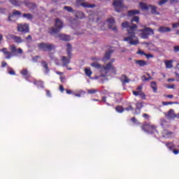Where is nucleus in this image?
Instances as JSON below:
<instances>
[{
	"label": "nucleus",
	"mask_w": 179,
	"mask_h": 179,
	"mask_svg": "<svg viewBox=\"0 0 179 179\" xmlns=\"http://www.w3.org/2000/svg\"><path fill=\"white\" fill-rule=\"evenodd\" d=\"M140 22V17L138 16H134L133 19L131 20V25H130L129 22L126 21L122 22V27L124 29H127V37L124 38V42L129 41V44L131 45H138V38L135 36V31H136V29L138 28V26L136 24H134L133 22Z\"/></svg>",
	"instance_id": "obj_1"
},
{
	"label": "nucleus",
	"mask_w": 179,
	"mask_h": 179,
	"mask_svg": "<svg viewBox=\"0 0 179 179\" xmlns=\"http://www.w3.org/2000/svg\"><path fill=\"white\" fill-rule=\"evenodd\" d=\"M9 50L7 48L1 49V52L3 53L6 59H10L13 57H17L23 54L22 49L20 48L17 49L15 45L9 46Z\"/></svg>",
	"instance_id": "obj_2"
},
{
	"label": "nucleus",
	"mask_w": 179,
	"mask_h": 179,
	"mask_svg": "<svg viewBox=\"0 0 179 179\" xmlns=\"http://www.w3.org/2000/svg\"><path fill=\"white\" fill-rule=\"evenodd\" d=\"M72 46L71 43L66 44V56H62L61 57V62L62 64V67H68V65L71 64V58H72Z\"/></svg>",
	"instance_id": "obj_3"
},
{
	"label": "nucleus",
	"mask_w": 179,
	"mask_h": 179,
	"mask_svg": "<svg viewBox=\"0 0 179 179\" xmlns=\"http://www.w3.org/2000/svg\"><path fill=\"white\" fill-rule=\"evenodd\" d=\"M141 129L147 134H156L157 126L155 124H152V122H145L141 125Z\"/></svg>",
	"instance_id": "obj_4"
},
{
	"label": "nucleus",
	"mask_w": 179,
	"mask_h": 179,
	"mask_svg": "<svg viewBox=\"0 0 179 179\" xmlns=\"http://www.w3.org/2000/svg\"><path fill=\"white\" fill-rule=\"evenodd\" d=\"M55 28L51 27L49 29L50 34L52 35V34L59 33L61 29H63V27H64L63 22H62L59 18H57L55 20Z\"/></svg>",
	"instance_id": "obj_5"
},
{
	"label": "nucleus",
	"mask_w": 179,
	"mask_h": 179,
	"mask_svg": "<svg viewBox=\"0 0 179 179\" xmlns=\"http://www.w3.org/2000/svg\"><path fill=\"white\" fill-rule=\"evenodd\" d=\"M139 36L142 39H148L150 36L154 35V31L152 28L146 27L139 29Z\"/></svg>",
	"instance_id": "obj_6"
},
{
	"label": "nucleus",
	"mask_w": 179,
	"mask_h": 179,
	"mask_svg": "<svg viewBox=\"0 0 179 179\" xmlns=\"http://www.w3.org/2000/svg\"><path fill=\"white\" fill-rule=\"evenodd\" d=\"M38 48L40 50L43 52H51L53 50H55L56 46L53 43H41L38 44Z\"/></svg>",
	"instance_id": "obj_7"
},
{
	"label": "nucleus",
	"mask_w": 179,
	"mask_h": 179,
	"mask_svg": "<svg viewBox=\"0 0 179 179\" xmlns=\"http://www.w3.org/2000/svg\"><path fill=\"white\" fill-rule=\"evenodd\" d=\"M91 66L92 68H95L96 69H100V72H101V73H102V74H101L100 77L106 78L107 73H109V72H110V70L103 69V67H106V66H102L98 62L92 63Z\"/></svg>",
	"instance_id": "obj_8"
},
{
	"label": "nucleus",
	"mask_w": 179,
	"mask_h": 179,
	"mask_svg": "<svg viewBox=\"0 0 179 179\" xmlns=\"http://www.w3.org/2000/svg\"><path fill=\"white\" fill-rule=\"evenodd\" d=\"M17 31L22 34H27L30 32L29 24L27 23H20L17 24Z\"/></svg>",
	"instance_id": "obj_9"
},
{
	"label": "nucleus",
	"mask_w": 179,
	"mask_h": 179,
	"mask_svg": "<svg viewBox=\"0 0 179 179\" xmlns=\"http://www.w3.org/2000/svg\"><path fill=\"white\" fill-rule=\"evenodd\" d=\"M113 6H114L115 10L117 13H120L122 8H124L122 0H114L113 1Z\"/></svg>",
	"instance_id": "obj_10"
},
{
	"label": "nucleus",
	"mask_w": 179,
	"mask_h": 179,
	"mask_svg": "<svg viewBox=\"0 0 179 179\" xmlns=\"http://www.w3.org/2000/svg\"><path fill=\"white\" fill-rule=\"evenodd\" d=\"M115 62V59H112L111 62H109L106 67H103V70L106 71H111L113 73H115L117 70L115 69V66H113V62Z\"/></svg>",
	"instance_id": "obj_11"
},
{
	"label": "nucleus",
	"mask_w": 179,
	"mask_h": 179,
	"mask_svg": "<svg viewBox=\"0 0 179 179\" xmlns=\"http://www.w3.org/2000/svg\"><path fill=\"white\" fill-rule=\"evenodd\" d=\"M20 74L24 77V80L31 83V81L29 80V78H31V74L29 73L27 69H23L22 70H21Z\"/></svg>",
	"instance_id": "obj_12"
},
{
	"label": "nucleus",
	"mask_w": 179,
	"mask_h": 179,
	"mask_svg": "<svg viewBox=\"0 0 179 179\" xmlns=\"http://www.w3.org/2000/svg\"><path fill=\"white\" fill-rule=\"evenodd\" d=\"M107 22H108V23H109V24H108V28H109L110 29H111L112 31H115V32H117V27H115V26L114 25V24H115V20H114V18H108V19L107 20Z\"/></svg>",
	"instance_id": "obj_13"
},
{
	"label": "nucleus",
	"mask_w": 179,
	"mask_h": 179,
	"mask_svg": "<svg viewBox=\"0 0 179 179\" xmlns=\"http://www.w3.org/2000/svg\"><path fill=\"white\" fill-rule=\"evenodd\" d=\"M135 106H136V109L134 114V115L141 114V108H143V103L142 102L136 103Z\"/></svg>",
	"instance_id": "obj_14"
},
{
	"label": "nucleus",
	"mask_w": 179,
	"mask_h": 179,
	"mask_svg": "<svg viewBox=\"0 0 179 179\" xmlns=\"http://www.w3.org/2000/svg\"><path fill=\"white\" fill-rule=\"evenodd\" d=\"M174 135V132L173 131H169L166 129H164L162 131V137L164 138H171Z\"/></svg>",
	"instance_id": "obj_15"
},
{
	"label": "nucleus",
	"mask_w": 179,
	"mask_h": 179,
	"mask_svg": "<svg viewBox=\"0 0 179 179\" xmlns=\"http://www.w3.org/2000/svg\"><path fill=\"white\" fill-rule=\"evenodd\" d=\"M24 5L26 6L28 8H29L31 10H34L36 8V5L34 3H29L27 1H24L23 2Z\"/></svg>",
	"instance_id": "obj_16"
},
{
	"label": "nucleus",
	"mask_w": 179,
	"mask_h": 179,
	"mask_svg": "<svg viewBox=\"0 0 179 179\" xmlns=\"http://www.w3.org/2000/svg\"><path fill=\"white\" fill-rule=\"evenodd\" d=\"M164 115L166 118L174 119L176 113L174 112V110L170 109L168 113H165Z\"/></svg>",
	"instance_id": "obj_17"
},
{
	"label": "nucleus",
	"mask_w": 179,
	"mask_h": 179,
	"mask_svg": "<svg viewBox=\"0 0 179 179\" xmlns=\"http://www.w3.org/2000/svg\"><path fill=\"white\" fill-rule=\"evenodd\" d=\"M59 38L62 41H70L71 36L64 34H60L58 35Z\"/></svg>",
	"instance_id": "obj_18"
},
{
	"label": "nucleus",
	"mask_w": 179,
	"mask_h": 179,
	"mask_svg": "<svg viewBox=\"0 0 179 179\" xmlns=\"http://www.w3.org/2000/svg\"><path fill=\"white\" fill-rule=\"evenodd\" d=\"M171 31V29L169 27L162 26L158 29L159 33H169Z\"/></svg>",
	"instance_id": "obj_19"
},
{
	"label": "nucleus",
	"mask_w": 179,
	"mask_h": 179,
	"mask_svg": "<svg viewBox=\"0 0 179 179\" xmlns=\"http://www.w3.org/2000/svg\"><path fill=\"white\" fill-rule=\"evenodd\" d=\"M149 9H150L151 14L157 15L160 14L159 12H157V7L156 6L149 5Z\"/></svg>",
	"instance_id": "obj_20"
},
{
	"label": "nucleus",
	"mask_w": 179,
	"mask_h": 179,
	"mask_svg": "<svg viewBox=\"0 0 179 179\" xmlns=\"http://www.w3.org/2000/svg\"><path fill=\"white\" fill-rule=\"evenodd\" d=\"M21 15L22 13L20 11L14 10L12 15H8V21L12 22V20H11L12 17H13L14 16H21Z\"/></svg>",
	"instance_id": "obj_21"
},
{
	"label": "nucleus",
	"mask_w": 179,
	"mask_h": 179,
	"mask_svg": "<svg viewBox=\"0 0 179 179\" xmlns=\"http://www.w3.org/2000/svg\"><path fill=\"white\" fill-rule=\"evenodd\" d=\"M10 38L13 39V41H14V43H16L18 44L22 43V39L20 36H16L15 35H10Z\"/></svg>",
	"instance_id": "obj_22"
},
{
	"label": "nucleus",
	"mask_w": 179,
	"mask_h": 179,
	"mask_svg": "<svg viewBox=\"0 0 179 179\" xmlns=\"http://www.w3.org/2000/svg\"><path fill=\"white\" fill-rule=\"evenodd\" d=\"M112 54H113V51H111V50L106 52V53H105V55L103 57V61L104 62H106L108 60H109L110 59V56Z\"/></svg>",
	"instance_id": "obj_23"
},
{
	"label": "nucleus",
	"mask_w": 179,
	"mask_h": 179,
	"mask_svg": "<svg viewBox=\"0 0 179 179\" xmlns=\"http://www.w3.org/2000/svg\"><path fill=\"white\" fill-rule=\"evenodd\" d=\"M135 64H138L139 67H144L145 66L148 65V62L143 59L135 60Z\"/></svg>",
	"instance_id": "obj_24"
},
{
	"label": "nucleus",
	"mask_w": 179,
	"mask_h": 179,
	"mask_svg": "<svg viewBox=\"0 0 179 179\" xmlns=\"http://www.w3.org/2000/svg\"><path fill=\"white\" fill-rule=\"evenodd\" d=\"M120 82H122V84L129 83L130 79L125 74H122Z\"/></svg>",
	"instance_id": "obj_25"
},
{
	"label": "nucleus",
	"mask_w": 179,
	"mask_h": 179,
	"mask_svg": "<svg viewBox=\"0 0 179 179\" xmlns=\"http://www.w3.org/2000/svg\"><path fill=\"white\" fill-rule=\"evenodd\" d=\"M34 85L38 87V88H44V83L41 80H34L33 82Z\"/></svg>",
	"instance_id": "obj_26"
},
{
	"label": "nucleus",
	"mask_w": 179,
	"mask_h": 179,
	"mask_svg": "<svg viewBox=\"0 0 179 179\" xmlns=\"http://www.w3.org/2000/svg\"><path fill=\"white\" fill-rule=\"evenodd\" d=\"M128 16L133 17L135 15L141 14V12L139 10H131L127 12Z\"/></svg>",
	"instance_id": "obj_27"
},
{
	"label": "nucleus",
	"mask_w": 179,
	"mask_h": 179,
	"mask_svg": "<svg viewBox=\"0 0 179 179\" xmlns=\"http://www.w3.org/2000/svg\"><path fill=\"white\" fill-rule=\"evenodd\" d=\"M166 147L169 150V151H172L176 148V145L172 142H168L166 143Z\"/></svg>",
	"instance_id": "obj_28"
},
{
	"label": "nucleus",
	"mask_w": 179,
	"mask_h": 179,
	"mask_svg": "<svg viewBox=\"0 0 179 179\" xmlns=\"http://www.w3.org/2000/svg\"><path fill=\"white\" fill-rule=\"evenodd\" d=\"M41 65L43 69L45 70V73H48L50 72V69L48 67V64L45 61H42L41 62Z\"/></svg>",
	"instance_id": "obj_29"
},
{
	"label": "nucleus",
	"mask_w": 179,
	"mask_h": 179,
	"mask_svg": "<svg viewBox=\"0 0 179 179\" xmlns=\"http://www.w3.org/2000/svg\"><path fill=\"white\" fill-rule=\"evenodd\" d=\"M9 2H10L12 5H14L16 7H20L23 3L22 1H18L17 0H9Z\"/></svg>",
	"instance_id": "obj_30"
},
{
	"label": "nucleus",
	"mask_w": 179,
	"mask_h": 179,
	"mask_svg": "<svg viewBox=\"0 0 179 179\" xmlns=\"http://www.w3.org/2000/svg\"><path fill=\"white\" fill-rule=\"evenodd\" d=\"M173 60H165L164 64L166 69H172L173 68Z\"/></svg>",
	"instance_id": "obj_31"
},
{
	"label": "nucleus",
	"mask_w": 179,
	"mask_h": 179,
	"mask_svg": "<svg viewBox=\"0 0 179 179\" xmlns=\"http://www.w3.org/2000/svg\"><path fill=\"white\" fill-rule=\"evenodd\" d=\"M139 6L142 10H148L150 9V5L148 6L145 3H140Z\"/></svg>",
	"instance_id": "obj_32"
},
{
	"label": "nucleus",
	"mask_w": 179,
	"mask_h": 179,
	"mask_svg": "<svg viewBox=\"0 0 179 179\" xmlns=\"http://www.w3.org/2000/svg\"><path fill=\"white\" fill-rule=\"evenodd\" d=\"M80 6L84 8H95L96 6L95 4H88V3L86 2L80 3Z\"/></svg>",
	"instance_id": "obj_33"
},
{
	"label": "nucleus",
	"mask_w": 179,
	"mask_h": 179,
	"mask_svg": "<svg viewBox=\"0 0 179 179\" xmlns=\"http://www.w3.org/2000/svg\"><path fill=\"white\" fill-rule=\"evenodd\" d=\"M76 17L78 19H83L85 17V14L83 12H76Z\"/></svg>",
	"instance_id": "obj_34"
},
{
	"label": "nucleus",
	"mask_w": 179,
	"mask_h": 179,
	"mask_svg": "<svg viewBox=\"0 0 179 179\" xmlns=\"http://www.w3.org/2000/svg\"><path fill=\"white\" fill-rule=\"evenodd\" d=\"M22 17L27 18V20H32L34 17L30 13H24L22 15Z\"/></svg>",
	"instance_id": "obj_35"
},
{
	"label": "nucleus",
	"mask_w": 179,
	"mask_h": 179,
	"mask_svg": "<svg viewBox=\"0 0 179 179\" xmlns=\"http://www.w3.org/2000/svg\"><path fill=\"white\" fill-rule=\"evenodd\" d=\"M151 88H152L153 92L155 93L157 92V83L155 81L151 82Z\"/></svg>",
	"instance_id": "obj_36"
},
{
	"label": "nucleus",
	"mask_w": 179,
	"mask_h": 179,
	"mask_svg": "<svg viewBox=\"0 0 179 179\" xmlns=\"http://www.w3.org/2000/svg\"><path fill=\"white\" fill-rule=\"evenodd\" d=\"M115 110L119 113H122L125 110V109L122 106H118L115 107Z\"/></svg>",
	"instance_id": "obj_37"
},
{
	"label": "nucleus",
	"mask_w": 179,
	"mask_h": 179,
	"mask_svg": "<svg viewBox=\"0 0 179 179\" xmlns=\"http://www.w3.org/2000/svg\"><path fill=\"white\" fill-rule=\"evenodd\" d=\"M85 75H87V77H91L92 71L90 69H85Z\"/></svg>",
	"instance_id": "obj_38"
},
{
	"label": "nucleus",
	"mask_w": 179,
	"mask_h": 179,
	"mask_svg": "<svg viewBox=\"0 0 179 179\" xmlns=\"http://www.w3.org/2000/svg\"><path fill=\"white\" fill-rule=\"evenodd\" d=\"M64 9L69 13L75 12V10H73L71 6H65Z\"/></svg>",
	"instance_id": "obj_39"
},
{
	"label": "nucleus",
	"mask_w": 179,
	"mask_h": 179,
	"mask_svg": "<svg viewBox=\"0 0 179 179\" xmlns=\"http://www.w3.org/2000/svg\"><path fill=\"white\" fill-rule=\"evenodd\" d=\"M178 102H171V101H169V102L164 101V102H162V105H164V106H171V105H174V104H178Z\"/></svg>",
	"instance_id": "obj_40"
},
{
	"label": "nucleus",
	"mask_w": 179,
	"mask_h": 179,
	"mask_svg": "<svg viewBox=\"0 0 179 179\" xmlns=\"http://www.w3.org/2000/svg\"><path fill=\"white\" fill-rule=\"evenodd\" d=\"M99 90H95V89H91L87 90V93L89 94H94L96 93H98Z\"/></svg>",
	"instance_id": "obj_41"
},
{
	"label": "nucleus",
	"mask_w": 179,
	"mask_h": 179,
	"mask_svg": "<svg viewBox=\"0 0 179 179\" xmlns=\"http://www.w3.org/2000/svg\"><path fill=\"white\" fill-rule=\"evenodd\" d=\"M141 80H142L143 81H149V80H152V77L146 78L145 76H143L141 77Z\"/></svg>",
	"instance_id": "obj_42"
},
{
	"label": "nucleus",
	"mask_w": 179,
	"mask_h": 179,
	"mask_svg": "<svg viewBox=\"0 0 179 179\" xmlns=\"http://www.w3.org/2000/svg\"><path fill=\"white\" fill-rule=\"evenodd\" d=\"M49 57L50 58V59L52 61H55V62L57 61V59L55 58V57L54 56L53 53H49Z\"/></svg>",
	"instance_id": "obj_43"
},
{
	"label": "nucleus",
	"mask_w": 179,
	"mask_h": 179,
	"mask_svg": "<svg viewBox=\"0 0 179 179\" xmlns=\"http://www.w3.org/2000/svg\"><path fill=\"white\" fill-rule=\"evenodd\" d=\"M168 2V0H160L158 3V5L162 6L164 4H166Z\"/></svg>",
	"instance_id": "obj_44"
},
{
	"label": "nucleus",
	"mask_w": 179,
	"mask_h": 179,
	"mask_svg": "<svg viewBox=\"0 0 179 179\" xmlns=\"http://www.w3.org/2000/svg\"><path fill=\"white\" fill-rule=\"evenodd\" d=\"M138 96H140V97L142 99H146V95H145V94L143 92H140Z\"/></svg>",
	"instance_id": "obj_45"
},
{
	"label": "nucleus",
	"mask_w": 179,
	"mask_h": 179,
	"mask_svg": "<svg viewBox=\"0 0 179 179\" xmlns=\"http://www.w3.org/2000/svg\"><path fill=\"white\" fill-rule=\"evenodd\" d=\"M134 107L132 106H129L127 108H124V110L126 111H134Z\"/></svg>",
	"instance_id": "obj_46"
},
{
	"label": "nucleus",
	"mask_w": 179,
	"mask_h": 179,
	"mask_svg": "<svg viewBox=\"0 0 179 179\" xmlns=\"http://www.w3.org/2000/svg\"><path fill=\"white\" fill-rule=\"evenodd\" d=\"M141 92H142L141 90H139V91H133V94H134L135 96H139Z\"/></svg>",
	"instance_id": "obj_47"
},
{
	"label": "nucleus",
	"mask_w": 179,
	"mask_h": 179,
	"mask_svg": "<svg viewBox=\"0 0 179 179\" xmlns=\"http://www.w3.org/2000/svg\"><path fill=\"white\" fill-rule=\"evenodd\" d=\"M137 55H141V56H145L146 53H145L143 50H138V51L137 52Z\"/></svg>",
	"instance_id": "obj_48"
},
{
	"label": "nucleus",
	"mask_w": 179,
	"mask_h": 179,
	"mask_svg": "<svg viewBox=\"0 0 179 179\" xmlns=\"http://www.w3.org/2000/svg\"><path fill=\"white\" fill-rule=\"evenodd\" d=\"M173 52H179V45L173 46Z\"/></svg>",
	"instance_id": "obj_49"
},
{
	"label": "nucleus",
	"mask_w": 179,
	"mask_h": 179,
	"mask_svg": "<svg viewBox=\"0 0 179 179\" xmlns=\"http://www.w3.org/2000/svg\"><path fill=\"white\" fill-rule=\"evenodd\" d=\"M179 27V22L178 23H173V24H172V27H173V29H176V28H178Z\"/></svg>",
	"instance_id": "obj_50"
},
{
	"label": "nucleus",
	"mask_w": 179,
	"mask_h": 179,
	"mask_svg": "<svg viewBox=\"0 0 179 179\" xmlns=\"http://www.w3.org/2000/svg\"><path fill=\"white\" fill-rule=\"evenodd\" d=\"M145 56L146 57L147 59H150V58H153L154 56L152 54H145Z\"/></svg>",
	"instance_id": "obj_51"
},
{
	"label": "nucleus",
	"mask_w": 179,
	"mask_h": 179,
	"mask_svg": "<svg viewBox=\"0 0 179 179\" xmlns=\"http://www.w3.org/2000/svg\"><path fill=\"white\" fill-rule=\"evenodd\" d=\"M171 151L173 152L175 155H177L179 154V150L173 149V150H172Z\"/></svg>",
	"instance_id": "obj_52"
},
{
	"label": "nucleus",
	"mask_w": 179,
	"mask_h": 179,
	"mask_svg": "<svg viewBox=\"0 0 179 179\" xmlns=\"http://www.w3.org/2000/svg\"><path fill=\"white\" fill-rule=\"evenodd\" d=\"M166 120L165 119H161V125L164 126V124H166Z\"/></svg>",
	"instance_id": "obj_53"
},
{
	"label": "nucleus",
	"mask_w": 179,
	"mask_h": 179,
	"mask_svg": "<svg viewBox=\"0 0 179 179\" xmlns=\"http://www.w3.org/2000/svg\"><path fill=\"white\" fill-rule=\"evenodd\" d=\"M6 12V8H0V13L5 14Z\"/></svg>",
	"instance_id": "obj_54"
},
{
	"label": "nucleus",
	"mask_w": 179,
	"mask_h": 179,
	"mask_svg": "<svg viewBox=\"0 0 179 179\" xmlns=\"http://www.w3.org/2000/svg\"><path fill=\"white\" fill-rule=\"evenodd\" d=\"M46 96H48V97L52 96V94H51V92L50 90H46Z\"/></svg>",
	"instance_id": "obj_55"
},
{
	"label": "nucleus",
	"mask_w": 179,
	"mask_h": 179,
	"mask_svg": "<svg viewBox=\"0 0 179 179\" xmlns=\"http://www.w3.org/2000/svg\"><path fill=\"white\" fill-rule=\"evenodd\" d=\"M7 66L6 62H1V67L2 68H6Z\"/></svg>",
	"instance_id": "obj_56"
},
{
	"label": "nucleus",
	"mask_w": 179,
	"mask_h": 179,
	"mask_svg": "<svg viewBox=\"0 0 179 179\" xmlns=\"http://www.w3.org/2000/svg\"><path fill=\"white\" fill-rule=\"evenodd\" d=\"M65 80H66V78L64 76H61L60 77V80H61L62 83H64Z\"/></svg>",
	"instance_id": "obj_57"
},
{
	"label": "nucleus",
	"mask_w": 179,
	"mask_h": 179,
	"mask_svg": "<svg viewBox=\"0 0 179 179\" xmlns=\"http://www.w3.org/2000/svg\"><path fill=\"white\" fill-rule=\"evenodd\" d=\"M143 117L145 118L146 120H148L150 118V116L148 114L144 113L143 114Z\"/></svg>",
	"instance_id": "obj_58"
},
{
	"label": "nucleus",
	"mask_w": 179,
	"mask_h": 179,
	"mask_svg": "<svg viewBox=\"0 0 179 179\" xmlns=\"http://www.w3.org/2000/svg\"><path fill=\"white\" fill-rule=\"evenodd\" d=\"M59 89L60 90V91H61L62 93L64 92V87L63 85H60V86L59 87Z\"/></svg>",
	"instance_id": "obj_59"
},
{
	"label": "nucleus",
	"mask_w": 179,
	"mask_h": 179,
	"mask_svg": "<svg viewBox=\"0 0 179 179\" xmlns=\"http://www.w3.org/2000/svg\"><path fill=\"white\" fill-rule=\"evenodd\" d=\"M8 73L10 74L11 76H15V72L13 70L9 71Z\"/></svg>",
	"instance_id": "obj_60"
},
{
	"label": "nucleus",
	"mask_w": 179,
	"mask_h": 179,
	"mask_svg": "<svg viewBox=\"0 0 179 179\" xmlns=\"http://www.w3.org/2000/svg\"><path fill=\"white\" fill-rule=\"evenodd\" d=\"M66 92L67 94H72V93H73L72 90H69L67 89H66Z\"/></svg>",
	"instance_id": "obj_61"
},
{
	"label": "nucleus",
	"mask_w": 179,
	"mask_h": 179,
	"mask_svg": "<svg viewBox=\"0 0 179 179\" xmlns=\"http://www.w3.org/2000/svg\"><path fill=\"white\" fill-rule=\"evenodd\" d=\"M168 89L174 90L175 89V85H170L168 86Z\"/></svg>",
	"instance_id": "obj_62"
},
{
	"label": "nucleus",
	"mask_w": 179,
	"mask_h": 179,
	"mask_svg": "<svg viewBox=\"0 0 179 179\" xmlns=\"http://www.w3.org/2000/svg\"><path fill=\"white\" fill-rule=\"evenodd\" d=\"M131 121L133 122L134 123H136L137 122V119L135 117H133L131 119Z\"/></svg>",
	"instance_id": "obj_63"
},
{
	"label": "nucleus",
	"mask_w": 179,
	"mask_h": 179,
	"mask_svg": "<svg viewBox=\"0 0 179 179\" xmlns=\"http://www.w3.org/2000/svg\"><path fill=\"white\" fill-rule=\"evenodd\" d=\"M166 97L169 99H173V96L172 94H169V95H166Z\"/></svg>",
	"instance_id": "obj_64"
}]
</instances>
